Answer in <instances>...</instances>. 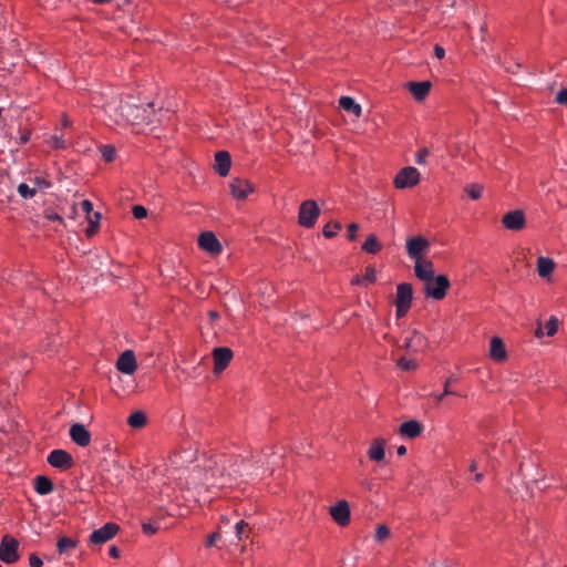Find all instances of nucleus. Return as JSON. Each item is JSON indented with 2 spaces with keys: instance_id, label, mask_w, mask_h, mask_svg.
Here are the masks:
<instances>
[{
  "instance_id": "obj_1",
  "label": "nucleus",
  "mask_w": 567,
  "mask_h": 567,
  "mask_svg": "<svg viewBox=\"0 0 567 567\" xmlns=\"http://www.w3.org/2000/svg\"><path fill=\"white\" fill-rule=\"evenodd\" d=\"M238 462L237 457H227L226 455H214L205 458L203 464L196 465L189 473L187 483L194 487L221 488L227 485L226 467L227 463Z\"/></svg>"
},
{
  "instance_id": "obj_2",
  "label": "nucleus",
  "mask_w": 567,
  "mask_h": 567,
  "mask_svg": "<svg viewBox=\"0 0 567 567\" xmlns=\"http://www.w3.org/2000/svg\"><path fill=\"white\" fill-rule=\"evenodd\" d=\"M111 111L113 106L107 105ZM118 115L115 116L116 122H126L131 124H148L153 121L155 115L154 104L147 103L146 105H137L134 103L125 102L117 109L114 107Z\"/></svg>"
},
{
  "instance_id": "obj_3",
  "label": "nucleus",
  "mask_w": 567,
  "mask_h": 567,
  "mask_svg": "<svg viewBox=\"0 0 567 567\" xmlns=\"http://www.w3.org/2000/svg\"><path fill=\"white\" fill-rule=\"evenodd\" d=\"M413 298V288L411 284L402 282L396 287L395 315L398 318L404 317L411 308Z\"/></svg>"
},
{
  "instance_id": "obj_4",
  "label": "nucleus",
  "mask_w": 567,
  "mask_h": 567,
  "mask_svg": "<svg viewBox=\"0 0 567 567\" xmlns=\"http://www.w3.org/2000/svg\"><path fill=\"white\" fill-rule=\"evenodd\" d=\"M450 288V280L444 275L434 276L424 284V293L427 298L442 300Z\"/></svg>"
},
{
  "instance_id": "obj_5",
  "label": "nucleus",
  "mask_w": 567,
  "mask_h": 567,
  "mask_svg": "<svg viewBox=\"0 0 567 567\" xmlns=\"http://www.w3.org/2000/svg\"><path fill=\"white\" fill-rule=\"evenodd\" d=\"M319 216L320 209L315 200L308 199L301 203L298 213V223L300 226L312 228Z\"/></svg>"
},
{
  "instance_id": "obj_6",
  "label": "nucleus",
  "mask_w": 567,
  "mask_h": 567,
  "mask_svg": "<svg viewBox=\"0 0 567 567\" xmlns=\"http://www.w3.org/2000/svg\"><path fill=\"white\" fill-rule=\"evenodd\" d=\"M19 542L6 535L2 537L0 543V560L6 564H13L19 559L18 554Z\"/></svg>"
},
{
  "instance_id": "obj_7",
  "label": "nucleus",
  "mask_w": 567,
  "mask_h": 567,
  "mask_svg": "<svg viewBox=\"0 0 567 567\" xmlns=\"http://www.w3.org/2000/svg\"><path fill=\"white\" fill-rule=\"evenodd\" d=\"M420 181V173L415 167L408 166L399 171L394 178V186L404 189L415 186Z\"/></svg>"
},
{
  "instance_id": "obj_8",
  "label": "nucleus",
  "mask_w": 567,
  "mask_h": 567,
  "mask_svg": "<svg viewBox=\"0 0 567 567\" xmlns=\"http://www.w3.org/2000/svg\"><path fill=\"white\" fill-rule=\"evenodd\" d=\"M429 248L430 241L422 236L411 237L406 240V254L414 260V262L423 259L422 256L429 250Z\"/></svg>"
},
{
  "instance_id": "obj_9",
  "label": "nucleus",
  "mask_w": 567,
  "mask_h": 567,
  "mask_svg": "<svg viewBox=\"0 0 567 567\" xmlns=\"http://www.w3.org/2000/svg\"><path fill=\"white\" fill-rule=\"evenodd\" d=\"M118 530L120 526L117 524L106 523L101 528L91 533L89 542L94 545H102L112 539Z\"/></svg>"
},
{
  "instance_id": "obj_10",
  "label": "nucleus",
  "mask_w": 567,
  "mask_h": 567,
  "mask_svg": "<svg viewBox=\"0 0 567 567\" xmlns=\"http://www.w3.org/2000/svg\"><path fill=\"white\" fill-rule=\"evenodd\" d=\"M48 463L59 470H69L73 466L74 461L70 453L64 450H53L47 457Z\"/></svg>"
},
{
  "instance_id": "obj_11",
  "label": "nucleus",
  "mask_w": 567,
  "mask_h": 567,
  "mask_svg": "<svg viewBox=\"0 0 567 567\" xmlns=\"http://www.w3.org/2000/svg\"><path fill=\"white\" fill-rule=\"evenodd\" d=\"M212 354L214 359V373L216 374H219L228 367L234 355L231 349L227 347L215 348Z\"/></svg>"
},
{
  "instance_id": "obj_12",
  "label": "nucleus",
  "mask_w": 567,
  "mask_h": 567,
  "mask_svg": "<svg viewBox=\"0 0 567 567\" xmlns=\"http://www.w3.org/2000/svg\"><path fill=\"white\" fill-rule=\"evenodd\" d=\"M198 246L212 255H218L221 251V245L212 231H204L199 235Z\"/></svg>"
},
{
  "instance_id": "obj_13",
  "label": "nucleus",
  "mask_w": 567,
  "mask_h": 567,
  "mask_svg": "<svg viewBox=\"0 0 567 567\" xmlns=\"http://www.w3.org/2000/svg\"><path fill=\"white\" fill-rule=\"evenodd\" d=\"M502 224L508 230L518 231L526 225L524 213L519 209L505 214L502 218Z\"/></svg>"
},
{
  "instance_id": "obj_14",
  "label": "nucleus",
  "mask_w": 567,
  "mask_h": 567,
  "mask_svg": "<svg viewBox=\"0 0 567 567\" xmlns=\"http://www.w3.org/2000/svg\"><path fill=\"white\" fill-rule=\"evenodd\" d=\"M556 268V262L554 259L549 257L540 256L536 261V270L540 278H543L546 282L553 281L554 270Z\"/></svg>"
},
{
  "instance_id": "obj_15",
  "label": "nucleus",
  "mask_w": 567,
  "mask_h": 567,
  "mask_svg": "<svg viewBox=\"0 0 567 567\" xmlns=\"http://www.w3.org/2000/svg\"><path fill=\"white\" fill-rule=\"evenodd\" d=\"M333 520L340 526H346L350 522V507L347 501H339L330 508Z\"/></svg>"
},
{
  "instance_id": "obj_16",
  "label": "nucleus",
  "mask_w": 567,
  "mask_h": 567,
  "mask_svg": "<svg viewBox=\"0 0 567 567\" xmlns=\"http://www.w3.org/2000/svg\"><path fill=\"white\" fill-rule=\"evenodd\" d=\"M560 321L556 316H550L543 326L540 321L537 322V328L534 330L535 338H543L544 336L553 337L557 333Z\"/></svg>"
},
{
  "instance_id": "obj_17",
  "label": "nucleus",
  "mask_w": 567,
  "mask_h": 567,
  "mask_svg": "<svg viewBox=\"0 0 567 567\" xmlns=\"http://www.w3.org/2000/svg\"><path fill=\"white\" fill-rule=\"evenodd\" d=\"M230 194L238 200L247 198L248 194L254 190L251 184L247 179L234 178L230 184Z\"/></svg>"
},
{
  "instance_id": "obj_18",
  "label": "nucleus",
  "mask_w": 567,
  "mask_h": 567,
  "mask_svg": "<svg viewBox=\"0 0 567 567\" xmlns=\"http://www.w3.org/2000/svg\"><path fill=\"white\" fill-rule=\"evenodd\" d=\"M70 437L71 440L81 447H85L91 443V434L84 427L83 424L74 423L70 427Z\"/></svg>"
},
{
  "instance_id": "obj_19",
  "label": "nucleus",
  "mask_w": 567,
  "mask_h": 567,
  "mask_svg": "<svg viewBox=\"0 0 567 567\" xmlns=\"http://www.w3.org/2000/svg\"><path fill=\"white\" fill-rule=\"evenodd\" d=\"M116 368L122 373L132 374L137 368L136 359L133 351H124L117 359Z\"/></svg>"
},
{
  "instance_id": "obj_20",
  "label": "nucleus",
  "mask_w": 567,
  "mask_h": 567,
  "mask_svg": "<svg viewBox=\"0 0 567 567\" xmlns=\"http://www.w3.org/2000/svg\"><path fill=\"white\" fill-rule=\"evenodd\" d=\"M414 274L417 279L425 284L435 276L433 262L424 259L417 260L414 262Z\"/></svg>"
},
{
  "instance_id": "obj_21",
  "label": "nucleus",
  "mask_w": 567,
  "mask_h": 567,
  "mask_svg": "<svg viewBox=\"0 0 567 567\" xmlns=\"http://www.w3.org/2000/svg\"><path fill=\"white\" fill-rule=\"evenodd\" d=\"M489 357L497 362H502L506 359L507 352L505 344L499 337H493L489 343Z\"/></svg>"
},
{
  "instance_id": "obj_22",
  "label": "nucleus",
  "mask_w": 567,
  "mask_h": 567,
  "mask_svg": "<svg viewBox=\"0 0 567 567\" xmlns=\"http://www.w3.org/2000/svg\"><path fill=\"white\" fill-rule=\"evenodd\" d=\"M231 165L230 154L226 151H219L215 154V169L220 176L229 173Z\"/></svg>"
},
{
  "instance_id": "obj_23",
  "label": "nucleus",
  "mask_w": 567,
  "mask_h": 567,
  "mask_svg": "<svg viewBox=\"0 0 567 567\" xmlns=\"http://www.w3.org/2000/svg\"><path fill=\"white\" fill-rule=\"evenodd\" d=\"M423 426L415 420L406 421L399 427V433L409 439H415L422 433Z\"/></svg>"
},
{
  "instance_id": "obj_24",
  "label": "nucleus",
  "mask_w": 567,
  "mask_h": 567,
  "mask_svg": "<svg viewBox=\"0 0 567 567\" xmlns=\"http://www.w3.org/2000/svg\"><path fill=\"white\" fill-rule=\"evenodd\" d=\"M385 441L383 439H374L368 450V456L371 461L382 462L385 456Z\"/></svg>"
},
{
  "instance_id": "obj_25",
  "label": "nucleus",
  "mask_w": 567,
  "mask_h": 567,
  "mask_svg": "<svg viewBox=\"0 0 567 567\" xmlns=\"http://www.w3.org/2000/svg\"><path fill=\"white\" fill-rule=\"evenodd\" d=\"M408 89L416 101H422L429 94L431 83L429 81L409 82Z\"/></svg>"
},
{
  "instance_id": "obj_26",
  "label": "nucleus",
  "mask_w": 567,
  "mask_h": 567,
  "mask_svg": "<svg viewBox=\"0 0 567 567\" xmlns=\"http://www.w3.org/2000/svg\"><path fill=\"white\" fill-rule=\"evenodd\" d=\"M226 456L238 458L237 463H235L234 461L230 463H227L226 477H227V483H228L229 481L236 480L237 477H239L244 474L241 467H244L246 465L247 460L239 457V456H235V455H230V456L226 455Z\"/></svg>"
},
{
  "instance_id": "obj_27",
  "label": "nucleus",
  "mask_w": 567,
  "mask_h": 567,
  "mask_svg": "<svg viewBox=\"0 0 567 567\" xmlns=\"http://www.w3.org/2000/svg\"><path fill=\"white\" fill-rule=\"evenodd\" d=\"M34 489L40 495H48L53 492L54 486L49 477L44 475H38L34 478Z\"/></svg>"
},
{
  "instance_id": "obj_28",
  "label": "nucleus",
  "mask_w": 567,
  "mask_h": 567,
  "mask_svg": "<svg viewBox=\"0 0 567 567\" xmlns=\"http://www.w3.org/2000/svg\"><path fill=\"white\" fill-rule=\"evenodd\" d=\"M339 105L344 111L354 114L355 116H360L361 106L350 96H341L339 100Z\"/></svg>"
},
{
  "instance_id": "obj_29",
  "label": "nucleus",
  "mask_w": 567,
  "mask_h": 567,
  "mask_svg": "<svg viewBox=\"0 0 567 567\" xmlns=\"http://www.w3.org/2000/svg\"><path fill=\"white\" fill-rule=\"evenodd\" d=\"M457 381V378L454 377V375H450L445 382H444V389H443V392L441 394H436L434 395V399L436 400V402H442L444 396L446 395H461V393L454 391L452 388H451V384L456 382Z\"/></svg>"
},
{
  "instance_id": "obj_30",
  "label": "nucleus",
  "mask_w": 567,
  "mask_h": 567,
  "mask_svg": "<svg viewBox=\"0 0 567 567\" xmlns=\"http://www.w3.org/2000/svg\"><path fill=\"white\" fill-rule=\"evenodd\" d=\"M362 249L369 254H378L382 249V245L379 243L377 236L371 234L363 243Z\"/></svg>"
},
{
  "instance_id": "obj_31",
  "label": "nucleus",
  "mask_w": 567,
  "mask_h": 567,
  "mask_svg": "<svg viewBox=\"0 0 567 567\" xmlns=\"http://www.w3.org/2000/svg\"><path fill=\"white\" fill-rule=\"evenodd\" d=\"M76 542L70 537H60L56 543V549L60 555L68 553L69 550L75 548Z\"/></svg>"
},
{
  "instance_id": "obj_32",
  "label": "nucleus",
  "mask_w": 567,
  "mask_h": 567,
  "mask_svg": "<svg viewBox=\"0 0 567 567\" xmlns=\"http://www.w3.org/2000/svg\"><path fill=\"white\" fill-rule=\"evenodd\" d=\"M127 423L134 429L143 427L146 424V415L142 411H136L128 416Z\"/></svg>"
},
{
  "instance_id": "obj_33",
  "label": "nucleus",
  "mask_w": 567,
  "mask_h": 567,
  "mask_svg": "<svg viewBox=\"0 0 567 567\" xmlns=\"http://www.w3.org/2000/svg\"><path fill=\"white\" fill-rule=\"evenodd\" d=\"M100 219H101V214L99 212H94L87 217L89 227L85 230L86 236L91 237L97 231L99 225H100Z\"/></svg>"
},
{
  "instance_id": "obj_34",
  "label": "nucleus",
  "mask_w": 567,
  "mask_h": 567,
  "mask_svg": "<svg viewBox=\"0 0 567 567\" xmlns=\"http://www.w3.org/2000/svg\"><path fill=\"white\" fill-rule=\"evenodd\" d=\"M410 338H411L412 343H413V352H417L425 344V337L421 332H419L416 330L412 331Z\"/></svg>"
},
{
  "instance_id": "obj_35",
  "label": "nucleus",
  "mask_w": 567,
  "mask_h": 567,
  "mask_svg": "<svg viewBox=\"0 0 567 567\" xmlns=\"http://www.w3.org/2000/svg\"><path fill=\"white\" fill-rule=\"evenodd\" d=\"M341 229V224L338 223V221H333V223H328L324 227H323V236L326 238H332L336 236V234Z\"/></svg>"
},
{
  "instance_id": "obj_36",
  "label": "nucleus",
  "mask_w": 567,
  "mask_h": 567,
  "mask_svg": "<svg viewBox=\"0 0 567 567\" xmlns=\"http://www.w3.org/2000/svg\"><path fill=\"white\" fill-rule=\"evenodd\" d=\"M17 192H18V194H19L22 198H25V199H28V198H32V197L35 195V193H37V190H35V188H34V187H33V188H31V187H30L28 184H25V183H21V184H19V185H18V188H17Z\"/></svg>"
},
{
  "instance_id": "obj_37",
  "label": "nucleus",
  "mask_w": 567,
  "mask_h": 567,
  "mask_svg": "<svg viewBox=\"0 0 567 567\" xmlns=\"http://www.w3.org/2000/svg\"><path fill=\"white\" fill-rule=\"evenodd\" d=\"M236 529V536L239 540L243 538H247L249 534V526L246 522L240 520L235 526Z\"/></svg>"
},
{
  "instance_id": "obj_38",
  "label": "nucleus",
  "mask_w": 567,
  "mask_h": 567,
  "mask_svg": "<svg viewBox=\"0 0 567 567\" xmlns=\"http://www.w3.org/2000/svg\"><path fill=\"white\" fill-rule=\"evenodd\" d=\"M466 193L472 199H478L483 193V186L478 184H471L465 188Z\"/></svg>"
},
{
  "instance_id": "obj_39",
  "label": "nucleus",
  "mask_w": 567,
  "mask_h": 567,
  "mask_svg": "<svg viewBox=\"0 0 567 567\" xmlns=\"http://www.w3.org/2000/svg\"><path fill=\"white\" fill-rule=\"evenodd\" d=\"M398 365L405 371L415 370L417 368V363L413 359L400 358L398 361Z\"/></svg>"
},
{
  "instance_id": "obj_40",
  "label": "nucleus",
  "mask_w": 567,
  "mask_h": 567,
  "mask_svg": "<svg viewBox=\"0 0 567 567\" xmlns=\"http://www.w3.org/2000/svg\"><path fill=\"white\" fill-rule=\"evenodd\" d=\"M390 535V529L385 525H379L375 530V539L378 542H382L386 539Z\"/></svg>"
},
{
  "instance_id": "obj_41",
  "label": "nucleus",
  "mask_w": 567,
  "mask_h": 567,
  "mask_svg": "<svg viewBox=\"0 0 567 567\" xmlns=\"http://www.w3.org/2000/svg\"><path fill=\"white\" fill-rule=\"evenodd\" d=\"M102 157L105 162H112L115 158V148L109 145L103 146Z\"/></svg>"
},
{
  "instance_id": "obj_42",
  "label": "nucleus",
  "mask_w": 567,
  "mask_h": 567,
  "mask_svg": "<svg viewBox=\"0 0 567 567\" xmlns=\"http://www.w3.org/2000/svg\"><path fill=\"white\" fill-rule=\"evenodd\" d=\"M363 280L373 284L377 280V270L373 266H368L364 271Z\"/></svg>"
},
{
  "instance_id": "obj_43",
  "label": "nucleus",
  "mask_w": 567,
  "mask_h": 567,
  "mask_svg": "<svg viewBox=\"0 0 567 567\" xmlns=\"http://www.w3.org/2000/svg\"><path fill=\"white\" fill-rule=\"evenodd\" d=\"M132 213H133V216L136 219L144 218L147 215L146 208L144 206H141V205L134 206Z\"/></svg>"
},
{
  "instance_id": "obj_44",
  "label": "nucleus",
  "mask_w": 567,
  "mask_h": 567,
  "mask_svg": "<svg viewBox=\"0 0 567 567\" xmlns=\"http://www.w3.org/2000/svg\"><path fill=\"white\" fill-rule=\"evenodd\" d=\"M50 144L54 148H64L65 147V141L62 136L54 135L51 137Z\"/></svg>"
},
{
  "instance_id": "obj_45",
  "label": "nucleus",
  "mask_w": 567,
  "mask_h": 567,
  "mask_svg": "<svg viewBox=\"0 0 567 567\" xmlns=\"http://www.w3.org/2000/svg\"><path fill=\"white\" fill-rule=\"evenodd\" d=\"M430 154V151L429 148L426 147H423L422 150H420V152L416 154V158H415V162L419 164V165H424L426 162H425V158L426 156Z\"/></svg>"
},
{
  "instance_id": "obj_46",
  "label": "nucleus",
  "mask_w": 567,
  "mask_h": 567,
  "mask_svg": "<svg viewBox=\"0 0 567 567\" xmlns=\"http://www.w3.org/2000/svg\"><path fill=\"white\" fill-rule=\"evenodd\" d=\"M556 102L561 105H567V89H561L557 92Z\"/></svg>"
},
{
  "instance_id": "obj_47",
  "label": "nucleus",
  "mask_w": 567,
  "mask_h": 567,
  "mask_svg": "<svg viewBox=\"0 0 567 567\" xmlns=\"http://www.w3.org/2000/svg\"><path fill=\"white\" fill-rule=\"evenodd\" d=\"M142 529H143L144 534L151 536L157 532L158 527L151 523H143Z\"/></svg>"
},
{
  "instance_id": "obj_48",
  "label": "nucleus",
  "mask_w": 567,
  "mask_h": 567,
  "mask_svg": "<svg viewBox=\"0 0 567 567\" xmlns=\"http://www.w3.org/2000/svg\"><path fill=\"white\" fill-rule=\"evenodd\" d=\"M29 565L31 567H41L43 565V561L37 554H31L29 556Z\"/></svg>"
},
{
  "instance_id": "obj_49",
  "label": "nucleus",
  "mask_w": 567,
  "mask_h": 567,
  "mask_svg": "<svg viewBox=\"0 0 567 567\" xmlns=\"http://www.w3.org/2000/svg\"><path fill=\"white\" fill-rule=\"evenodd\" d=\"M81 208L86 214V217L93 213V204L89 199L82 200Z\"/></svg>"
},
{
  "instance_id": "obj_50",
  "label": "nucleus",
  "mask_w": 567,
  "mask_h": 567,
  "mask_svg": "<svg viewBox=\"0 0 567 567\" xmlns=\"http://www.w3.org/2000/svg\"><path fill=\"white\" fill-rule=\"evenodd\" d=\"M219 538H220V534L217 532L208 535L207 540H206V546L207 547L214 546Z\"/></svg>"
},
{
  "instance_id": "obj_51",
  "label": "nucleus",
  "mask_w": 567,
  "mask_h": 567,
  "mask_svg": "<svg viewBox=\"0 0 567 567\" xmlns=\"http://www.w3.org/2000/svg\"><path fill=\"white\" fill-rule=\"evenodd\" d=\"M33 183L39 188H49L51 186L50 182H48V181H45L44 178H41V177H35L33 179Z\"/></svg>"
},
{
  "instance_id": "obj_52",
  "label": "nucleus",
  "mask_w": 567,
  "mask_h": 567,
  "mask_svg": "<svg viewBox=\"0 0 567 567\" xmlns=\"http://www.w3.org/2000/svg\"><path fill=\"white\" fill-rule=\"evenodd\" d=\"M358 228H359L358 224H354V223H352L348 226V238L350 240L355 239V233H357Z\"/></svg>"
},
{
  "instance_id": "obj_53",
  "label": "nucleus",
  "mask_w": 567,
  "mask_h": 567,
  "mask_svg": "<svg viewBox=\"0 0 567 567\" xmlns=\"http://www.w3.org/2000/svg\"><path fill=\"white\" fill-rule=\"evenodd\" d=\"M434 54L437 59H443L445 56V50L441 45L434 47Z\"/></svg>"
},
{
  "instance_id": "obj_54",
  "label": "nucleus",
  "mask_w": 567,
  "mask_h": 567,
  "mask_svg": "<svg viewBox=\"0 0 567 567\" xmlns=\"http://www.w3.org/2000/svg\"><path fill=\"white\" fill-rule=\"evenodd\" d=\"M403 349L413 352V343L410 337H406L404 339V343L402 346Z\"/></svg>"
},
{
  "instance_id": "obj_55",
  "label": "nucleus",
  "mask_w": 567,
  "mask_h": 567,
  "mask_svg": "<svg viewBox=\"0 0 567 567\" xmlns=\"http://www.w3.org/2000/svg\"><path fill=\"white\" fill-rule=\"evenodd\" d=\"M109 554H110V556H111V557H113V558H118V556H120V554H118V549H117V547H115V546L110 547V549H109Z\"/></svg>"
},
{
  "instance_id": "obj_56",
  "label": "nucleus",
  "mask_w": 567,
  "mask_h": 567,
  "mask_svg": "<svg viewBox=\"0 0 567 567\" xmlns=\"http://www.w3.org/2000/svg\"><path fill=\"white\" fill-rule=\"evenodd\" d=\"M47 217L50 220H60V221L62 220V218L55 213L49 214Z\"/></svg>"
},
{
  "instance_id": "obj_57",
  "label": "nucleus",
  "mask_w": 567,
  "mask_h": 567,
  "mask_svg": "<svg viewBox=\"0 0 567 567\" xmlns=\"http://www.w3.org/2000/svg\"><path fill=\"white\" fill-rule=\"evenodd\" d=\"M396 453H398L400 456L405 455V453H406V447H405L404 445L399 446V447H398V450H396Z\"/></svg>"
},
{
  "instance_id": "obj_58",
  "label": "nucleus",
  "mask_w": 567,
  "mask_h": 567,
  "mask_svg": "<svg viewBox=\"0 0 567 567\" xmlns=\"http://www.w3.org/2000/svg\"><path fill=\"white\" fill-rule=\"evenodd\" d=\"M208 316H209V318H210L212 320H217V319L219 318L218 312H216V311H214V310L209 311V312H208Z\"/></svg>"
},
{
  "instance_id": "obj_59",
  "label": "nucleus",
  "mask_w": 567,
  "mask_h": 567,
  "mask_svg": "<svg viewBox=\"0 0 567 567\" xmlns=\"http://www.w3.org/2000/svg\"><path fill=\"white\" fill-rule=\"evenodd\" d=\"M476 468H477V463H476V461H475V460H473V461L471 462V464H470L468 470H470L471 472H474V471H476Z\"/></svg>"
},
{
  "instance_id": "obj_60",
  "label": "nucleus",
  "mask_w": 567,
  "mask_h": 567,
  "mask_svg": "<svg viewBox=\"0 0 567 567\" xmlns=\"http://www.w3.org/2000/svg\"><path fill=\"white\" fill-rule=\"evenodd\" d=\"M483 477H484V474H483V473H477V474H475V476H474V478H475V481H476V482H481V481L483 480Z\"/></svg>"
},
{
  "instance_id": "obj_61",
  "label": "nucleus",
  "mask_w": 567,
  "mask_h": 567,
  "mask_svg": "<svg viewBox=\"0 0 567 567\" xmlns=\"http://www.w3.org/2000/svg\"><path fill=\"white\" fill-rule=\"evenodd\" d=\"M93 3L95 4H104V3H107L110 2V0H91Z\"/></svg>"
},
{
  "instance_id": "obj_62",
  "label": "nucleus",
  "mask_w": 567,
  "mask_h": 567,
  "mask_svg": "<svg viewBox=\"0 0 567 567\" xmlns=\"http://www.w3.org/2000/svg\"><path fill=\"white\" fill-rule=\"evenodd\" d=\"M362 280H363V279H361L360 277H354V278L352 279V281H351V282H352L353 285H357V284H360Z\"/></svg>"
},
{
  "instance_id": "obj_63",
  "label": "nucleus",
  "mask_w": 567,
  "mask_h": 567,
  "mask_svg": "<svg viewBox=\"0 0 567 567\" xmlns=\"http://www.w3.org/2000/svg\"><path fill=\"white\" fill-rule=\"evenodd\" d=\"M268 450H269V453H267L266 451H264V455H265V456H268V455H270V454H274V451H272L274 449H272V447H269Z\"/></svg>"
},
{
  "instance_id": "obj_64",
  "label": "nucleus",
  "mask_w": 567,
  "mask_h": 567,
  "mask_svg": "<svg viewBox=\"0 0 567 567\" xmlns=\"http://www.w3.org/2000/svg\"><path fill=\"white\" fill-rule=\"evenodd\" d=\"M486 31V25L485 24H482L481 25V32H485Z\"/></svg>"
}]
</instances>
